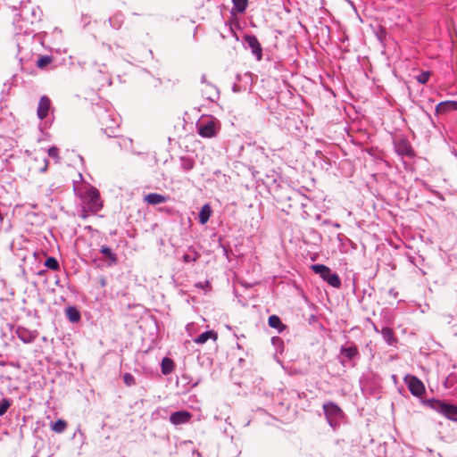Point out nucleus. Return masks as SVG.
<instances>
[{
    "instance_id": "f257e3e1",
    "label": "nucleus",
    "mask_w": 457,
    "mask_h": 457,
    "mask_svg": "<svg viewBox=\"0 0 457 457\" xmlns=\"http://www.w3.org/2000/svg\"><path fill=\"white\" fill-rule=\"evenodd\" d=\"M81 199L84 208L92 213H96L103 206L99 191L94 187H87Z\"/></svg>"
},
{
    "instance_id": "f03ea898",
    "label": "nucleus",
    "mask_w": 457,
    "mask_h": 457,
    "mask_svg": "<svg viewBox=\"0 0 457 457\" xmlns=\"http://www.w3.org/2000/svg\"><path fill=\"white\" fill-rule=\"evenodd\" d=\"M311 269L320 276V278L333 287L339 288L341 287V279L337 273H333L331 270L324 264L312 265Z\"/></svg>"
},
{
    "instance_id": "7ed1b4c3",
    "label": "nucleus",
    "mask_w": 457,
    "mask_h": 457,
    "mask_svg": "<svg viewBox=\"0 0 457 457\" xmlns=\"http://www.w3.org/2000/svg\"><path fill=\"white\" fill-rule=\"evenodd\" d=\"M428 404L434 411L443 414L446 418L452 420H457V406L447 403L445 402L430 399L428 401Z\"/></svg>"
},
{
    "instance_id": "20e7f679",
    "label": "nucleus",
    "mask_w": 457,
    "mask_h": 457,
    "mask_svg": "<svg viewBox=\"0 0 457 457\" xmlns=\"http://www.w3.org/2000/svg\"><path fill=\"white\" fill-rule=\"evenodd\" d=\"M408 388L411 393L415 396H420L425 393V386L421 380L415 376H408L405 378Z\"/></svg>"
},
{
    "instance_id": "39448f33",
    "label": "nucleus",
    "mask_w": 457,
    "mask_h": 457,
    "mask_svg": "<svg viewBox=\"0 0 457 457\" xmlns=\"http://www.w3.org/2000/svg\"><path fill=\"white\" fill-rule=\"evenodd\" d=\"M244 38L252 53L256 56V59L260 61L262 57V49L257 37L253 35H246Z\"/></svg>"
},
{
    "instance_id": "423d86ee",
    "label": "nucleus",
    "mask_w": 457,
    "mask_h": 457,
    "mask_svg": "<svg viewBox=\"0 0 457 457\" xmlns=\"http://www.w3.org/2000/svg\"><path fill=\"white\" fill-rule=\"evenodd\" d=\"M198 134L203 137H213L217 134V129L214 120H209L206 123L198 126Z\"/></svg>"
},
{
    "instance_id": "0eeeda50",
    "label": "nucleus",
    "mask_w": 457,
    "mask_h": 457,
    "mask_svg": "<svg viewBox=\"0 0 457 457\" xmlns=\"http://www.w3.org/2000/svg\"><path fill=\"white\" fill-rule=\"evenodd\" d=\"M192 418V414L187 411H179L173 412L170 417V421L173 425H181L189 422Z\"/></svg>"
},
{
    "instance_id": "6e6552de",
    "label": "nucleus",
    "mask_w": 457,
    "mask_h": 457,
    "mask_svg": "<svg viewBox=\"0 0 457 457\" xmlns=\"http://www.w3.org/2000/svg\"><path fill=\"white\" fill-rule=\"evenodd\" d=\"M50 107H51L50 99L46 96H41L39 99L37 111V117L40 120H44L48 115Z\"/></svg>"
},
{
    "instance_id": "1a4fd4ad",
    "label": "nucleus",
    "mask_w": 457,
    "mask_h": 457,
    "mask_svg": "<svg viewBox=\"0 0 457 457\" xmlns=\"http://www.w3.org/2000/svg\"><path fill=\"white\" fill-rule=\"evenodd\" d=\"M167 200V196L157 193H151L144 196V201L146 202L148 204L153 205L163 204Z\"/></svg>"
},
{
    "instance_id": "9d476101",
    "label": "nucleus",
    "mask_w": 457,
    "mask_h": 457,
    "mask_svg": "<svg viewBox=\"0 0 457 457\" xmlns=\"http://www.w3.org/2000/svg\"><path fill=\"white\" fill-rule=\"evenodd\" d=\"M209 339H212L216 341L218 339V334L213 330H209L202 333L196 338H195V343L198 345H203L206 343Z\"/></svg>"
},
{
    "instance_id": "9b49d317",
    "label": "nucleus",
    "mask_w": 457,
    "mask_h": 457,
    "mask_svg": "<svg viewBox=\"0 0 457 457\" xmlns=\"http://www.w3.org/2000/svg\"><path fill=\"white\" fill-rule=\"evenodd\" d=\"M212 213V208L209 204H204L199 212V222L205 224Z\"/></svg>"
},
{
    "instance_id": "f8f14e48",
    "label": "nucleus",
    "mask_w": 457,
    "mask_h": 457,
    "mask_svg": "<svg viewBox=\"0 0 457 457\" xmlns=\"http://www.w3.org/2000/svg\"><path fill=\"white\" fill-rule=\"evenodd\" d=\"M174 367H175V363L171 359H170L168 357H165L162 359V374H164V375L170 374L173 371Z\"/></svg>"
},
{
    "instance_id": "ddd939ff",
    "label": "nucleus",
    "mask_w": 457,
    "mask_h": 457,
    "mask_svg": "<svg viewBox=\"0 0 457 457\" xmlns=\"http://www.w3.org/2000/svg\"><path fill=\"white\" fill-rule=\"evenodd\" d=\"M232 12L236 13H243L248 5V0H232Z\"/></svg>"
},
{
    "instance_id": "4468645a",
    "label": "nucleus",
    "mask_w": 457,
    "mask_h": 457,
    "mask_svg": "<svg viewBox=\"0 0 457 457\" xmlns=\"http://www.w3.org/2000/svg\"><path fill=\"white\" fill-rule=\"evenodd\" d=\"M451 111H453L452 101L441 102L436 106V112L437 114H445Z\"/></svg>"
},
{
    "instance_id": "2eb2a0df",
    "label": "nucleus",
    "mask_w": 457,
    "mask_h": 457,
    "mask_svg": "<svg viewBox=\"0 0 457 457\" xmlns=\"http://www.w3.org/2000/svg\"><path fill=\"white\" fill-rule=\"evenodd\" d=\"M384 339L389 344L394 345L397 340L395 337V333L390 328H384L381 331Z\"/></svg>"
},
{
    "instance_id": "dca6fc26",
    "label": "nucleus",
    "mask_w": 457,
    "mask_h": 457,
    "mask_svg": "<svg viewBox=\"0 0 457 457\" xmlns=\"http://www.w3.org/2000/svg\"><path fill=\"white\" fill-rule=\"evenodd\" d=\"M341 353L344 354L349 360H352L353 358L359 354V351L355 345H352L349 347H342Z\"/></svg>"
},
{
    "instance_id": "f3484780",
    "label": "nucleus",
    "mask_w": 457,
    "mask_h": 457,
    "mask_svg": "<svg viewBox=\"0 0 457 457\" xmlns=\"http://www.w3.org/2000/svg\"><path fill=\"white\" fill-rule=\"evenodd\" d=\"M67 422L63 420H58L57 421L52 423L50 428L55 433H62L67 428Z\"/></svg>"
},
{
    "instance_id": "a211bd4d",
    "label": "nucleus",
    "mask_w": 457,
    "mask_h": 457,
    "mask_svg": "<svg viewBox=\"0 0 457 457\" xmlns=\"http://www.w3.org/2000/svg\"><path fill=\"white\" fill-rule=\"evenodd\" d=\"M100 252L109 259L112 263L117 262V256L112 253V249L107 245H103L100 249Z\"/></svg>"
},
{
    "instance_id": "6ab92c4d",
    "label": "nucleus",
    "mask_w": 457,
    "mask_h": 457,
    "mask_svg": "<svg viewBox=\"0 0 457 457\" xmlns=\"http://www.w3.org/2000/svg\"><path fill=\"white\" fill-rule=\"evenodd\" d=\"M323 409L327 414H330V415H337L341 411L340 408L333 403H325L323 405Z\"/></svg>"
},
{
    "instance_id": "aec40b11",
    "label": "nucleus",
    "mask_w": 457,
    "mask_h": 457,
    "mask_svg": "<svg viewBox=\"0 0 457 457\" xmlns=\"http://www.w3.org/2000/svg\"><path fill=\"white\" fill-rule=\"evenodd\" d=\"M268 324L270 327L274 328H279L284 327L279 317L277 315H271L268 319Z\"/></svg>"
},
{
    "instance_id": "412c9836",
    "label": "nucleus",
    "mask_w": 457,
    "mask_h": 457,
    "mask_svg": "<svg viewBox=\"0 0 457 457\" xmlns=\"http://www.w3.org/2000/svg\"><path fill=\"white\" fill-rule=\"evenodd\" d=\"M398 151L401 154L409 155V156L412 155V154H413V151H412L411 145L407 142H404V141L399 145Z\"/></svg>"
},
{
    "instance_id": "4be33fe9",
    "label": "nucleus",
    "mask_w": 457,
    "mask_h": 457,
    "mask_svg": "<svg viewBox=\"0 0 457 457\" xmlns=\"http://www.w3.org/2000/svg\"><path fill=\"white\" fill-rule=\"evenodd\" d=\"M45 266L53 270H59V262L54 257H48L45 262Z\"/></svg>"
},
{
    "instance_id": "5701e85b",
    "label": "nucleus",
    "mask_w": 457,
    "mask_h": 457,
    "mask_svg": "<svg viewBox=\"0 0 457 457\" xmlns=\"http://www.w3.org/2000/svg\"><path fill=\"white\" fill-rule=\"evenodd\" d=\"M67 315L71 321H78L80 318L79 312L73 307H70L67 309Z\"/></svg>"
},
{
    "instance_id": "b1692460",
    "label": "nucleus",
    "mask_w": 457,
    "mask_h": 457,
    "mask_svg": "<svg viewBox=\"0 0 457 457\" xmlns=\"http://www.w3.org/2000/svg\"><path fill=\"white\" fill-rule=\"evenodd\" d=\"M11 406V401L7 398H4L0 403V416H3L6 413L7 410Z\"/></svg>"
},
{
    "instance_id": "393cba45",
    "label": "nucleus",
    "mask_w": 457,
    "mask_h": 457,
    "mask_svg": "<svg viewBox=\"0 0 457 457\" xmlns=\"http://www.w3.org/2000/svg\"><path fill=\"white\" fill-rule=\"evenodd\" d=\"M51 58L48 57V56H42L40 57L37 62V65L38 68H44L46 67L47 64H49L51 62Z\"/></svg>"
},
{
    "instance_id": "a878e982",
    "label": "nucleus",
    "mask_w": 457,
    "mask_h": 457,
    "mask_svg": "<svg viewBox=\"0 0 457 457\" xmlns=\"http://www.w3.org/2000/svg\"><path fill=\"white\" fill-rule=\"evenodd\" d=\"M429 77H430L429 71H423L419 76H417V80L420 84H425L428 82Z\"/></svg>"
},
{
    "instance_id": "bb28decb",
    "label": "nucleus",
    "mask_w": 457,
    "mask_h": 457,
    "mask_svg": "<svg viewBox=\"0 0 457 457\" xmlns=\"http://www.w3.org/2000/svg\"><path fill=\"white\" fill-rule=\"evenodd\" d=\"M48 155L51 158L55 159L56 161L59 160V149L56 146H52L48 149Z\"/></svg>"
},
{
    "instance_id": "cd10ccee",
    "label": "nucleus",
    "mask_w": 457,
    "mask_h": 457,
    "mask_svg": "<svg viewBox=\"0 0 457 457\" xmlns=\"http://www.w3.org/2000/svg\"><path fill=\"white\" fill-rule=\"evenodd\" d=\"M123 380H124V383L128 386H130L132 385L135 384V378L134 377L129 374V373H125L123 375Z\"/></svg>"
},
{
    "instance_id": "c85d7f7f",
    "label": "nucleus",
    "mask_w": 457,
    "mask_h": 457,
    "mask_svg": "<svg viewBox=\"0 0 457 457\" xmlns=\"http://www.w3.org/2000/svg\"><path fill=\"white\" fill-rule=\"evenodd\" d=\"M43 162H44V166L40 168V170H41V171H45V170H46V169H47V164H48V162H47V160H46V159H44V160H43Z\"/></svg>"
},
{
    "instance_id": "c756f323",
    "label": "nucleus",
    "mask_w": 457,
    "mask_h": 457,
    "mask_svg": "<svg viewBox=\"0 0 457 457\" xmlns=\"http://www.w3.org/2000/svg\"><path fill=\"white\" fill-rule=\"evenodd\" d=\"M452 109H453V111L457 110V102L456 101H452Z\"/></svg>"
},
{
    "instance_id": "7c9ffc66",
    "label": "nucleus",
    "mask_w": 457,
    "mask_h": 457,
    "mask_svg": "<svg viewBox=\"0 0 457 457\" xmlns=\"http://www.w3.org/2000/svg\"><path fill=\"white\" fill-rule=\"evenodd\" d=\"M99 283H100L101 287H104L106 285V281L104 278L99 279Z\"/></svg>"
}]
</instances>
